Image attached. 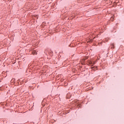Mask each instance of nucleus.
Returning <instances> with one entry per match:
<instances>
[{
    "instance_id": "20e7f679",
    "label": "nucleus",
    "mask_w": 124,
    "mask_h": 124,
    "mask_svg": "<svg viewBox=\"0 0 124 124\" xmlns=\"http://www.w3.org/2000/svg\"><path fill=\"white\" fill-rule=\"evenodd\" d=\"M114 16H112L111 17V18H110V20H111V21H113V20H114Z\"/></svg>"
},
{
    "instance_id": "f03ea898",
    "label": "nucleus",
    "mask_w": 124,
    "mask_h": 124,
    "mask_svg": "<svg viewBox=\"0 0 124 124\" xmlns=\"http://www.w3.org/2000/svg\"><path fill=\"white\" fill-rule=\"evenodd\" d=\"M32 54L33 55H37V52H36V51L35 50H33L32 52Z\"/></svg>"
},
{
    "instance_id": "7ed1b4c3",
    "label": "nucleus",
    "mask_w": 124,
    "mask_h": 124,
    "mask_svg": "<svg viewBox=\"0 0 124 124\" xmlns=\"http://www.w3.org/2000/svg\"><path fill=\"white\" fill-rule=\"evenodd\" d=\"M11 83H15V78H13V79L11 80Z\"/></svg>"
},
{
    "instance_id": "f257e3e1",
    "label": "nucleus",
    "mask_w": 124,
    "mask_h": 124,
    "mask_svg": "<svg viewBox=\"0 0 124 124\" xmlns=\"http://www.w3.org/2000/svg\"><path fill=\"white\" fill-rule=\"evenodd\" d=\"M89 64L90 65H93V64H95V61H90L89 62Z\"/></svg>"
}]
</instances>
